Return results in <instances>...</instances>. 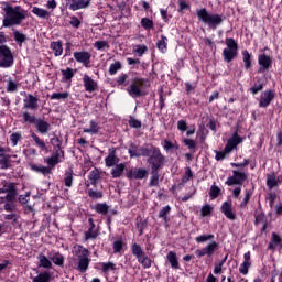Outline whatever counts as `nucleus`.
<instances>
[{"mask_svg": "<svg viewBox=\"0 0 282 282\" xmlns=\"http://www.w3.org/2000/svg\"><path fill=\"white\" fill-rule=\"evenodd\" d=\"M19 88V85L14 83V80L9 79L7 83V91H9L10 94H14V91H17V89Z\"/></svg>", "mask_w": 282, "mask_h": 282, "instance_id": "bf43d9fd", "label": "nucleus"}, {"mask_svg": "<svg viewBox=\"0 0 282 282\" xmlns=\"http://www.w3.org/2000/svg\"><path fill=\"white\" fill-rule=\"evenodd\" d=\"M166 259L173 270L180 269V261H177V253L170 251L166 256Z\"/></svg>", "mask_w": 282, "mask_h": 282, "instance_id": "5701e85b", "label": "nucleus"}, {"mask_svg": "<svg viewBox=\"0 0 282 282\" xmlns=\"http://www.w3.org/2000/svg\"><path fill=\"white\" fill-rule=\"evenodd\" d=\"M124 169H127V165L123 163H119L115 165V167L111 170V175L115 178L122 177V173H124Z\"/></svg>", "mask_w": 282, "mask_h": 282, "instance_id": "7c9ffc66", "label": "nucleus"}, {"mask_svg": "<svg viewBox=\"0 0 282 282\" xmlns=\"http://www.w3.org/2000/svg\"><path fill=\"white\" fill-rule=\"evenodd\" d=\"M0 169L1 171H8V169H12L10 154H3V156L0 158Z\"/></svg>", "mask_w": 282, "mask_h": 282, "instance_id": "c756f323", "label": "nucleus"}, {"mask_svg": "<svg viewBox=\"0 0 282 282\" xmlns=\"http://www.w3.org/2000/svg\"><path fill=\"white\" fill-rule=\"evenodd\" d=\"M90 184L96 186L98 184V180H100V171L98 169H94L89 174Z\"/></svg>", "mask_w": 282, "mask_h": 282, "instance_id": "37998d69", "label": "nucleus"}, {"mask_svg": "<svg viewBox=\"0 0 282 282\" xmlns=\"http://www.w3.org/2000/svg\"><path fill=\"white\" fill-rule=\"evenodd\" d=\"M25 19V10L19 6L6 9V15L3 19V28H12V25H21V22Z\"/></svg>", "mask_w": 282, "mask_h": 282, "instance_id": "7ed1b4c3", "label": "nucleus"}, {"mask_svg": "<svg viewBox=\"0 0 282 282\" xmlns=\"http://www.w3.org/2000/svg\"><path fill=\"white\" fill-rule=\"evenodd\" d=\"M250 265H252L251 262H242L239 268L240 274H248V270H250Z\"/></svg>", "mask_w": 282, "mask_h": 282, "instance_id": "680f3d73", "label": "nucleus"}, {"mask_svg": "<svg viewBox=\"0 0 282 282\" xmlns=\"http://www.w3.org/2000/svg\"><path fill=\"white\" fill-rule=\"evenodd\" d=\"M51 50H53L55 56H63V42H52Z\"/></svg>", "mask_w": 282, "mask_h": 282, "instance_id": "f704fd0d", "label": "nucleus"}, {"mask_svg": "<svg viewBox=\"0 0 282 282\" xmlns=\"http://www.w3.org/2000/svg\"><path fill=\"white\" fill-rule=\"evenodd\" d=\"M58 158H61V152L57 150L56 152L52 153L51 156L45 158L44 162L47 164V169H54L56 164H58Z\"/></svg>", "mask_w": 282, "mask_h": 282, "instance_id": "aec40b11", "label": "nucleus"}, {"mask_svg": "<svg viewBox=\"0 0 282 282\" xmlns=\"http://www.w3.org/2000/svg\"><path fill=\"white\" fill-rule=\"evenodd\" d=\"M39 268H44L45 270H52V260L45 256V253H40L37 256Z\"/></svg>", "mask_w": 282, "mask_h": 282, "instance_id": "6ab92c4d", "label": "nucleus"}, {"mask_svg": "<svg viewBox=\"0 0 282 282\" xmlns=\"http://www.w3.org/2000/svg\"><path fill=\"white\" fill-rule=\"evenodd\" d=\"M32 13L40 19H50V12L43 8L33 7Z\"/></svg>", "mask_w": 282, "mask_h": 282, "instance_id": "72a5a7b5", "label": "nucleus"}, {"mask_svg": "<svg viewBox=\"0 0 282 282\" xmlns=\"http://www.w3.org/2000/svg\"><path fill=\"white\" fill-rule=\"evenodd\" d=\"M274 96H275L274 90H265L261 93L259 107L262 109L270 107V102L274 100Z\"/></svg>", "mask_w": 282, "mask_h": 282, "instance_id": "ddd939ff", "label": "nucleus"}, {"mask_svg": "<svg viewBox=\"0 0 282 282\" xmlns=\"http://www.w3.org/2000/svg\"><path fill=\"white\" fill-rule=\"evenodd\" d=\"M138 262L141 263L142 268L145 270H149L152 265L151 258L147 257V253L138 258Z\"/></svg>", "mask_w": 282, "mask_h": 282, "instance_id": "79ce46f5", "label": "nucleus"}, {"mask_svg": "<svg viewBox=\"0 0 282 282\" xmlns=\"http://www.w3.org/2000/svg\"><path fill=\"white\" fill-rule=\"evenodd\" d=\"M118 162H120V158L116 155V148H110L108 150V156L105 159V165L111 169V166H116Z\"/></svg>", "mask_w": 282, "mask_h": 282, "instance_id": "dca6fc26", "label": "nucleus"}, {"mask_svg": "<svg viewBox=\"0 0 282 282\" xmlns=\"http://www.w3.org/2000/svg\"><path fill=\"white\" fill-rule=\"evenodd\" d=\"M101 270L102 272H110L116 270V263L113 262H104L101 263Z\"/></svg>", "mask_w": 282, "mask_h": 282, "instance_id": "13d9d810", "label": "nucleus"}, {"mask_svg": "<svg viewBox=\"0 0 282 282\" xmlns=\"http://www.w3.org/2000/svg\"><path fill=\"white\" fill-rule=\"evenodd\" d=\"M271 239H272L273 246H280V247L282 246V239L279 235L273 232Z\"/></svg>", "mask_w": 282, "mask_h": 282, "instance_id": "338daca9", "label": "nucleus"}, {"mask_svg": "<svg viewBox=\"0 0 282 282\" xmlns=\"http://www.w3.org/2000/svg\"><path fill=\"white\" fill-rule=\"evenodd\" d=\"M219 193H221V189L217 185H213L209 191V197H212V199H217Z\"/></svg>", "mask_w": 282, "mask_h": 282, "instance_id": "4d7b16f0", "label": "nucleus"}, {"mask_svg": "<svg viewBox=\"0 0 282 282\" xmlns=\"http://www.w3.org/2000/svg\"><path fill=\"white\" fill-rule=\"evenodd\" d=\"M30 137L32 138L33 142L37 147V149H41V151H47V144L43 139H41L39 135H36L35 132H31Z\"/></svg>", "mask_w": 282, "mask_h": 282, "instance_id": "393cba45", "label": "nucleus"}, {"mask_svg": "<svg viewBox=\"0 0 282 282\" xmlns=\"http://www.w3.org/2000/svg\"><path fill=\"white\" fill-rule=\"evenodd\" d=\"M243 142V139L239 137V133L235 132L232 137L227 141V144L224 149V151H216V160H225L226 155L230 153L234 149L237 148L238 144H241Z\"/></svg>", "mask_w": 282, "mask_h": 282, "instance_id": "0eeeda50", "label": "nucleus"}, {"mask_svg": "<svg viewBox=\"0 0 282 282\" xmlns=\"http://www.w3.org/2000/svg\"><path fill=\"white\" fill-rule=\"evenodd\" d=\"M91 0H73L70 3V10H83V8H87Z\"/></svg>", "mask_w": 282, "mask_h": 282, "instance_id": "b1692460", "label": "nucleus"}, {"mask_svg": "<svg viewBox=\"0 0 282 282\" xmlns=\"http://www.w3.org/2000/svg\"><path fill=\"white\" fill-rule=\"evenodd\" d=\"M225 44L227 47L223 51V57L226 63H230L234 58H237L239 46L232 37L226 39Z\"/></svg>", "mask_w": 282, "mask_h": 282, "instance_id": "6e6552de", "label": "nucleus"}, {"mask_svg": "<svg viewBox=\"0 0 282 282\" xmlns=\"http://www.w3.org/2000/svg\"><path fill=\"white\" fill-rule=\"evenodd\" d=\"M62 83H72V78H74V69L67 67L66 69H62Z\"/></svg>", "mask_w": 282, "mask_h": 282, "instance_id": "473e14b6", "label": "nucleus"}, {"mask_svg": "<svg viewBox=\"0 0 282 282\" xmlns=\"http://www.w3.org/2000/svg\"><path fill=\"white\" fill-rule=\"evenodd\" d=\"M120 69H122V63L115 62L113 64H111L109 67L110 76H116V74H118V72H120Z\"/></svg>", "mask_w": 282, "mask_h": 282, "instance_id": "49530a36", "label": "nucleus"}, {"mask_svg": "<svg viewBox=\"0 0 282 282\" xmlns=\"http://www.w3.org/2000/svg\"><path fill=\"white\" fill-rule=\"evenodd\" d=\"M73 182H74L73 172H72V170H67V171L65 172L64 184H65V186H67L68 188H72Z\"/></svg>", "mask_w": 282, "mask_h": 282, "instance_id": "a18cd8bd", "label": "nucleus"}, {"mask_svg": "<svg viewBox=\"0 0 282 282\" xmlns=\"http://www.w3.org/2000/svg\"><path fill=\"white\" fill-rule=\"evenodd\" d=\"M128 153L130 158H142V147L139 148L134 143H131L128 149Z\"/></svg>", "mask_w": 282, "mask_h": 282, "instance_id": "c85d7f7f", "label": "nucleus"}, {"mask_svg": "<svg viewBox=\"0 0 282 282\" xmlns=\"http://www.w3.org/2000/svg\"><path fill=\"white\" fill-rule=\"evenodd\" d=\"M131 252H132L133 257H137V259H140L141 257H143L145 254L144 250H142V247L135 242H133L131 245Z\"/></svg>", "mask_w": 282, "mask_h": 282, "instance_id": "c9c22d12", "label": "nucleus"}, {"mask_svg": "<svg viewBox=\"0 0 282 282\" xmlns=\"http://www.w3.org/2000/svg\"><path fill=\"white\" fill-rule=\"evenodd\" d=\"M215 239V235L209 234V235H202V236H197L195 238L196 243H206V241H210Z\"/></svg>", "mask_w": 282, "mask_h": 282, "instance_id": "de8ad7c7", "label": "nucleus"}, {"mask_svg": "<svg viewBox=\"0 0 282 282\" xmlns=\"http://www.w3.org/2000/svg\"><path fill=\"white\" fill-rule=\"evenodd\" d=\"M258 74H264V72H268V69L272 67V56L267 55L265 53L258 55Z\"/></svg>", "mask_w": 282, "mask_h": 282, "instance_id": "9d476101", "label": "nucleus"}, {"mask_svg": "<svg viewBox=\"0 0 282 282\" xmlns=\"http://www.w3.org/2000/svg\"><path fill=\"white\" fill-rule=\"evenodd\" d=\"M159 170H152L149 186H160V173Z\"/></svg>", "mask_w": 282, "mask_h": 282, "instance_id": "ea45409f", "label": "nucleus"}, {"mask_svg": "<svg viewBox=\"0 0 282 282\" xmlns=\"http://www.w3.org/2000/svg\"><path fill=\"white\" fill-rule=\"evenodd\" d=\"M73 254L75 258L76 267L75 269L82 274H85L87 270H89V263H91V259H89V249L77 245L74 247Z\"/></svg>", "mask_w": 282, "mask_h": 282, "instance_id": "f03ea898", "label": "nucleus"}, {"mask_svg": "<svg viewBox=\"0 0 282 282\" xmlns=\"http://www.w3.org/2000/svg\"><path fill=\"white\" fill-rule=\"evenodd\" d=\"M166 45H169V37H166V35H161V40L156 43L158 50L164 54V52H166Z\"/></svg>", "mask_w": 282, "mask_h": 282, "instance_id": "4c0bfd02", "label": "nucleus"}, {"mask_svg": "<svg viewBox=\"0 0 282 282\" xmlns=\"http://www.w3.org/2000/svg\"><path fill=\"white\" fill-rule=\"evenodd\" d=\"M89 229L85 232V239L86 241H89V239H96L98 237V232L94 230L96 228V225L94 224V219L89 218Z\"/></svg>", "mask_w": 282, "mask_h": 282, "instance_id": "4be33fe9", "label": "nucleus"}, {"mask_svg": "<svg viewBox=\"0 0 282 282\" xmlns=\"http://www.w3.org/2000/svg\"><path fill=\"white\" fill-rule=\"evenodd\" d=\"M13 39L20 47L28 41V36L19 31L13 32Z\"/></svg>", "mask_w": 282, "mask_h": 282, "instance_id": "58836bf2", "label": "nucleus"}, {"mask_svg": "<svg viewBox=\"0 0 282 282\" xmlns=\"http://www.w3.org/2000/svg\"><path fill=\"white\" fill-rule=\"evenodd\" d=\"M52 281V274L50 272L44 271L39 273L36 276L32 278V282H50Z\"/></svg>", "mask_w": 282, "mask_h": 282, "instance_id": "cd10ccee", "label": "nucleus"}, {"mask_svg": "<svg viewBox=\"0 0 282 282\" xmlns=\"http://www.w3.org/2000/svg\"><path fill=\"white\" fill-rule=\"evenodd\" d=\"M141 26L147 30L148 32L150 30H153V20L149 19V18H142L141 19Z\"/></svg>", "mask_w": 282, "mask_h": 282, "instance_id": "09e8293b", "label": "nucleus"}, {"mask_svg": "<svg viewBox=\"0 0 282 282\" xmlns=\"http://www.w3.org/2000/svg\"><path fill=\"white\" fill-rule=\"evenodd\" d=\"M83 83L85 91H87L88 94H94V91L98 89V83L87 74L84 75Z\"/></svg>", "mask_w": 282, "mask_h": 282, "instance_id": "4468645a", "label": "nucleus"}, {"mask_svg": "<svg viewBox=\"0 0 282 282\" xmlns=\"http://www.w3.org/2000/svg\"><path fill=\"white\" fill-rule=\"evenodd\" d=\"M39 97L32 95V94H28L24 97V109H30L31 111H37L39 110Z\"/></svg>", "mask_w": 282, "mask_h": 282, "instance_id": "f8f14e48", "label": "nucleus"}, {"mask_svg": "<svg viewBox=\"0 0 282 282\" xmlns=\"http://www.w3.org/2000/svg\"><path fill=\"white\" fill-rule=\"evenodd\" d=\"M149 48L147 47V45L144 44H139V45H135L133 47V52L134 54H137V56H144V53L148 51Z\"/></svg>", "mask_w": 282, "mask_h": 282, "instance_id": "3c124183", "label": "nucleus"}, {"mask_svg": "<svg viewBox=\"0 0 282 282\" xmlns=\"http://www.w3.org/2000/svg\"><path fill=\"white\" fill-rule=\"evenodd\" d=\"M191 180H193V171L191 170V167H186L181 186H184V184H187V182H191Z\"/></svg>", "mask_w": 282, "mask_h": 282, "instance_id": "603ef678", "label": "nucleus"}, {"mask_svg": "<svg viewBox=\"0 0 282 282\" xmlns=\"http://www.w3.org/2000/svg\"><path fill=\"white\" fill-rule=\"evenodd\" d=\"M48 259L59 268H63V265H65V257L61 252L52 251L48 254Z\"/></svg>", "mask_w": 282, "mask_h": 282, "instance_id": "f3484780", "label": "nucleus"}, {"mask_svg": "<svg viewBox=\"0 0 282 282\" xmlns=\"http://www.w3.org/2000/svg\"><path fill=\"white\" fill-rule=\"evenodd\" d=\"M73 56L77 63H82L84 67L89 68L91 63V53L87 51L74 52Z\"/></svg>", "mask_w": 282, "mask_h": 282, "instance_id": "9b49d317", "label": "nucleus"}, {"mask_svg": "<svg viewBox=\"0 0 282 282\" xmlns=\"http://www.w3.org/2000/svg\"><path fill=\"white\" fill-rule=\"evenodd\" d=\"M95 210L100 215H107V213H109V206L107 204L100 203L95 206Z\"/></svg>", "mask_w": 282, "mask_h": 282, "instance_id": "6e6d98bb", "label": "nucleus"}, {"mask_svg": "<svg viewBox=\"0 0 282 282\" xmlns=\"http://www.w3.org/2000/svg\"><path fill=\"white\" fill-rule=\"evenodd\" d=\"M242 61L245 63V68L250 69L252 67V56L248 50L242 51Z\"/></svg>", "mask_w": 282, "mask_h": 282, "instance_id": "e433bc0d", "label": "nucleus"}, {"mask_svg": "<svg viewBox=\"0 0 282 282\" xmlns=\"http://www.w3.org/2000/svg\"><path fill=\"white\" fill-rule=\"evenodd\" d=\"M232 173L236 182L238 183V186H243V182H246V173L239 172L237 170H234Z\"/></svg>", "mask_w": 282, "mask_h": 282, "instance_id": "a19ab883", "label": "nucleus"}, {"mask_svg": "<svg viewBox=\"0 0 282 282\" xmlns=\"http://www.w3.org/2000/svg\"><path fill=\"white\" fill-rule=\"evenodd\" d=\"M69 98V93H53L51 95V100H67Z\"/></svg>", "mask_w": 282, "mask_h": 282, "instance_id": "8fccbe9b", "label": "nucleus"}, {"mask_svg": "<svg viewBox=\"0 0 282 282\" xmlns=\"http://www.w3.org/2000/svg\"><path fill=\"white\" fill-rule=\"evenodd\" d=\"M196 14L199 21L208 25L212 30H217L224 23V17L217 13H209L206 9H198Z\"/></svg>", "mask_w": 282, "mask_h": 282, "instance_id": "423d86ee", "label": "nucleus"}, {"mask_svg": "<svg viewBox=\"0 0 282 282\" xmlns=\"http://www.w3.org/2000/svg\"><path fill=\"white\" fill-rule=\"evenodd\" d=\"M267 186L270 191H272L274 186H279V180H276V174L274 172L267 175Z\"/></svg>", "mask_w": 282, "mask_h": 282, "instance_id": "2f4dec72", "label": "nucleus"}, {"mask_svg": "<svg viewBox=\"0 0 282 282\" xmlns=\"http://www.w3.org/2000/svg\"><path fill=\"white\" fill-rule=\"evenodd\" d=\"M147 175H149V172L145 169L143 167L134 169V180H144Z\"/></svg>", "mask_w": 282, "mask_h": 282, "instance_id": "c03bdc74", "label": "nucleus"}, {"mask_svg": "<svg viewBox=\"0 0 282 282\" xmlns=\"http://www.w3.org/2000/svg\"><path fill=\"white\" fill-rule=\"evenodd\" d=\"M249 91H251L253 96H257L259 91H263V84H254L251 88H249Z\"/></svg>", "mask_w": 282, "mask_h": 282, "instance_id": "e2e57ef3", "label": "nucleus"}, {"mask_svg": "<svg viewBox=\"0 0 282 282\" xmlns=\"http://www.w3.org/2000/svg\"><path fill=\"white\" fill-rule=\"evenodd\" d=\"M205 248L207 249L208 257H213V254H215V251L219 248V243H217L216 241H212Z\"/></svg>", "mask_w": 282, "mask_h": 282, "instance_id": "864d4df0", "label": "nucleus"}, {"mask_svg": "<svg viewBox=\"0 0 282 282\" xmlns=\"http://www.w3.org/2000/svg\"><path fill=\"white\" fill-rule=\"evenodd\" d=\"M160 151L159 148H155L153 144H144L142 145L141 158H152V155L156 154Z\"/></svg>", "mask_w": 282, "mask_h": 282, "instance_id": "a211bd4d", "label": "nucleus"}, {"mask_svg": "<svg viewBox=\"0 0 282 282\" xmlns=\"http://www.w3.org/2000/svg\"><path fill=\"white\" fill-rule=\"evenodd\" d=\"M148 164L151 166V171H159L164 165V155L160 150L148 158Z\"/></svg>", "mask_w": 282, "mask_h": 282, "instance_id": "1a4fd4ad", "label": "nucleus"}, {"mask_svg": "<svg viewBox=\"0 0 282 282\" xmlns=\"http://www.w3.org/2000/svg\"><path fill=\"white\" fill-rule=\"evenodd\" d=\"M88 196L91 197V199H102V192L89 189Z\"/></svg>", "mask_w": 282, "mask_h": 282, "instance_id": "0e129e2a", "label": "nucleus"}, {"mask_svg": "<svg viewBox=\"0 0 282 282\" xmlns=\"http://www.w3.org/2000/svg\"><path fill=\"white\" fill-rule=\"evenodd\" d=\"M256 226H259V224H262L261 232H265L268 228V219L265 218V214H258L256 215L254 220Z\"/></svg>", "mask_w": 282, "mask_h": 282, "instance_id": "bb28decb", "label": "nucleus"}, {"mask_svg": "<svg viewBox=\"0 0 282 282\" xmlns=\"http://www.w3.org/2000/svg\"><path fill=\"white\" fill-rule=\"evenodd\" d=\"M169 213H171V206L167 205L159 212V218L164 219V221H166Z\"/></svg>", "mask_w": 282, "mask_h": 282, "instance_id": "052dcab7", "label": "nucleus"}, {"mask_svg": "<svg viewBox=\"0 0 282 282\" xmlns=\"http://www.w3.org/2000/svg\"><path fill=\"white\" fill-rule=\"evenodd\" d=\"M100 131V127L98 126V122L90 120L89 121V128H84V133H90V135H98Z\"/></svg>", "mask_w": 282, "mask_h": 282, "instance_id": "a878e982", "label": "nucleus"}, {"mask_svg": "<svg viewBox=\"0 0 282 282\" xmlns=\"http://www.w3.org/2000/svg\"><path fill=\"white\" fill-rule=\"evenodd\" d=\"M6 41V34L0 32V67L2 69H9V67L14 65V55L12 54V50L8 45H3Z\"/></svg>", "mask_w": 282, "mask_h": 282, "instance_id": "39448f33", "label": "nucleus"}, {"mask_svg": "<svg viewBox=\"0 0 282 282\" xmlns=\"http://www.w3.org/2000/svg\"><path fill=\"white\" fill-rule=\"evenodd\" d=\"M122 240H115L113 241V252L115 254H118V252H121L122 251Z\"/></svg>", "mask_w": 282, "mask_h": 282, "instance_id": "69168bd1", "label": "nucleus"}, {"mask_svg": "<svg viewBox=\"0 0 282 282\" xmlns=\"http://www.w3.org/2000/svg\"><path fill=\"white\" fill-rule=\"evenodd\" d=\"M7 202L12 203L17 199V188L6 196Z\"/></svg>", "mask_w": 282, "mask_h": 282, "instance_id": "774afa93", "label": "nucleus"}, {"mask_svg": "<svg viewBox=\"0 0 282 282\" xmlns=\"http://www.w3.org/2000/svg\"><path fill=\"white\" fill-rule=\"evenodd\" d=\"M22 122L28 124H34L37 133L41 135H47L52 126L43 118H36V116L31 115L30 112H22Z\"/></svg>", "mask_w": 282, "mask_h": 282, "instance_id": "20e7f679", "label": "nucleus"}, {"mask_svg": "<svg viewBox=\"0 0 282 282\" xmlns=\"http://www.w3.org/2000/svg\"><path fill=\"white\" fill-rule=\"evenodd\" d=\"M220 210L227 219H230V221H235L237 219V215H235V212H232V202H224Z\"/></svg>", "mask_w": 282, "mask_h": 282, "instance_id": "2eb2a0df", "label": "nucleus"}, {"mask_svg": "<svg viewBox=\"0 0 282 282\" xmlns=\"http://www.w3.org/2000/svg\"><path fill=\"white\" fill-rule=\"evenodd\" d=\"M29 166L31 171H34V173H41L42 175H50V173H52V167L36 165L34 163H31Z\"/></svg>", "mask_w": 282, "mask_h": 282, "instance_id": "412c9836", "label": "nucleus"}, {"mask_svg": "<svg viewBox=\"0 0 282 282\" xmlns=\"http://www.w3.org/2000/svg\"><path fill=\"white\" fill-rule=\"evenodd\" d=\"M17 189V186L14 185V183H8L4 182L3 187L0 188V193H12V191Z\"/></svg>", "mask_w": 282, "mask_h": 282, "instance_id": "5fc2aeb1", "label": "nucleus"}, {"mask_svg": "<svg viewBox=\"0 0 282 282\" xmlns=\"http://www.w3.org/2000/svg\"><path fill=\"white\" fill-rule=\"evenodd\" d=\"M149 87H151L149 79L135 77L131 80L127 91L131 98H144L149 96Z\"/></svg>", "mask_w": 282, "mask_h": 282, "instance_id": "f257e3e1", "label": "nucleus"}]
</instances>
